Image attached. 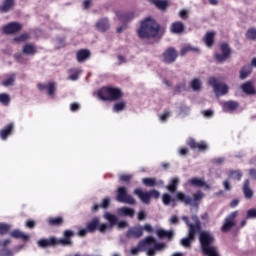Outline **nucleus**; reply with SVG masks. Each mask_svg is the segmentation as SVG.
<instances>
[{"instance_id": "1", "label": "nucleus", "mask_w": 256, "mask_h": 256, "mask_svg": "<svg viewBox=\"0 0 256 256\" xmlns=\"http://www.w3.org/2000/svg\"><path fill=\"white\" fill-rule=\"evenodd\" d=\"M159 33H161V24L151 17L142 20L137 30V35L140 39H155V37H159Z\"/></svg>"}, {"instance_id": "2", "label": "nucleus", "mask_w": 256, "mask_h": 256, "mask_svg": "<svg viewBox=\"0 0 256 256\" xmlns=\"http://www.w3.org/2000/svg\"><path fill=\"white\" fill-rule=\"evenodd\" d=\"M199 243L203 255L219 256V250H217V246H214L215 236L210 231L203 230L200 233Z\"/></svg>"}, {"instance_id": "3", "label": "nucleus", "mask_w": 256, "mask_h": 256, "mask_svg": "<svg viewBox=\"0 0 256 256\" xmlns=\"http://www.w3.org/2000/svg\"><path fill=\"white\" fill-rule=\"evenodd\" d=\"M96 96L100 101H119L123 92L117 87L104 86L96 92Z\"/></svg>"}, {"instance_id": "4", "label": "nucleus", "mask_w": 256, "mask_h": 256, "mask_svg": "<svg viewBox=\"0 0 256 256\" xmlns=\"http://www.w3.org/2000/svg\"><path fill=\"white\" fill-rule=\"evenodd\" d=\"M134 195H137L142 203H145V205H149V203H151V199H159V197H161V193L155 189L148 192H143L141 188H136L134 190Z\"/></svg>"}, {"instance_id": "5", "label": "nucleus", "mask_w": 256, "mask_h": 256, "mask_svg": "<svg viewBox=\"0 0 256 256\" xmlns=\"http://www.w3.org/2000/svg\"><path fill=\"white\" fill-rule=\"evenodd\" d=\"M220 51L221 53H215L214 59L217 63H225L227 59L231 58V47L228 43L223 42L220 44Z\"/></svg>"}, {"instance_id": "6", "label": "nucleus", "mask_w": 256, "mask_h": 256, "mask_svg": "<svg viewBox=\"0 0 256 256\" xmlns=\"http://www.w3.org/2000/svg\"><path fill=\"white\" fill-rule=\"evenodd\" d=\"M208 83L214 89L216 95H227L229 93V86L225 83H220L215 77H211Z\"/></svg>"}, {"instance_id": "7", "label": "nucleus", "mask_w": 256, "mask_h": 256, "mask_svg": "<svg viewBox=\"0 0 256 256\" xmlns=\"http://www.w3.org/2000/svg\"><path fill=\"white\" fill-rule=\"evenodd\" d=\"M178 57H179V53H177V50L175 49V47H168L162 53V61L163 63H166V65H171L172 63H175Z\"/></svg>"}, {"instance_id": "8", "label": "nucleus", "mask_w": 256, "mask_h": 256, "mask_svg": "<svg viewBox=\"0 0 256 256\" xmlns=\"http://www.w3.org/2000/svg\"><path fill=\"white\" fill-rule=\"evenodd\" d=\"M117 201L119 203H127L128 205H135V198L133 196L127 194V188L125 187H119L117 189V196H116Z\"/></svg>"}, {"instance_id": "9", "label": "nucleus", "mask_w": 256, "mask_h": 256, "mask_svg": "<svg viewBox=\"0 0 256 256\" xmlns=\"http://www.w3.org/2000/svg\"><path fill=\"white\" fill-rule=\"evenodd\" d=\"M99 227V218L94 217L91 221L86 223V228H82L78 231L79 237H85L87 233H95Z\"/></svg>"}, {"instance_id": "10", "label": "nucleus", "mask_w": 256, "mask_h": 256, "mask_svg": "<svg viewBox=\"0 0 256 256\" xmlns=\"http://www.w3.org/2000/svg\"><path fill=\"white\" fill-rule=\"evenodd\" d=\"M239 215V211H234L230 213L224 220V224L221 227L222 233H228L230 229H233L237 225L235 222V219H237V216Z\"/></svg>"}, {"instance_id": "11", "label": "nucleus", "mask_w": 256, "mask_h": 256, "mask_svg": "<svg viewBox=\"0 0 256 256\" xmlns=\"http://www.w3.org/2000/svg\"><path fill=\"white\" fill-rule=\"evenodd\" d=\"M153 243H155V239L153 236H148L144 238L138 243L137 247L131 248V255H137L139 251H145L147 249V246Z\"/></svg>"}, {"instance_id": "12", "label": "nucleus", "mask_w": 256, "mask_h": 256, "mask_svg": "<svg viewBox=\"0 0 256 256\" xmlns=\"http://www.w3.org/2000/svg\"><path fill=\"white\" fill-rule=\"evenodd\" d=\"M23 29V25L19 22H10L3 27V33L5 35H13L15 33H19Z\"/></svg>"}, {"instance_id": "13", "label": "nucleus", "mask_w": 256, "mask_h": 256, "mask_svg": "<svg viewBox=\"0 0 256 256\" xmlns=\"http://www.w3.org/2000/svg\"><path fill=\"white\" fill-rule=\"evenodd\" d=\"M75 236V232L72 230H65L63 232V238H58V244L62 247H67L69 245H73V241L71 240V237Z\"/></svg>"}, {"instance_id": "14", "label": "nucleus", "mask_w": 256, "mask_h": 256, "mask_svg": "<svg viewBox=\"0 0 256 256\" xmlns=\"http://www.w3.org/2000/svg\"><path fill=\"white\" fill-rule=\"evenodd\" d=\"M59 246V240L55 236H51L48 239H40L38 241V247H41L42 249H46V247H57Z\"/></svg>"}, {"instance_id": "15", "label": "nucleus", "mask_w": 256, "mask_h": 256, "mask_svg": "<svg viewBox=\"0 0 256 256\" xmlns=\"http://www.w3.org/2000/svg\"><path fill=\"white\" fill-rule=\"evenodd\" d=\"M187 145L188 147H190V149H193L194 151H207V149H209V146L205 141L197 142L193 138L188 140Z\"/></svg>"}, {"instance_id": "16", "label": "nucleus", "mask_w": 256, "mask_h": 256, "mask_svg": "<svg viewBox=\"0 0 256 256\" xmlns=\"http://www.w3.org/2000/svg\"><path fill=\"white\" fill-rule=\"evenodd\" d=\"M128 239H141L143 237V226H134L126 232Z\"/></svg>"}, {"instance_id": "17", "label": "nucleus", "mask_w": 256, "mask_h": 256, "mask_svg": "<svg viewBox=\"0 0 256 256\" xmlns=\"http://www.w3.org/2000/svg\"><path fill=\"white\" fill-rule=\"evenodd\" d=\"M88 59H91V51L88 49H80L76 53V60L78 63H85Z\"/></svg>"}, {"instance_id": "18", "label": "nucleus", "mask_w": 256, "mask_h": 256, "mask_svg": "<svg viewBox=\"0 0 256 256\" xmlns=\"http://www.w3.org/2000/svg\"><path fill=\"white\" fill-rule=\"evenodd\" d=\"M176 201H179L180 203H183L186 206L193 205V198H191V196L186 195L183 192L176 193Z\"/></svg>"}, {"instance_id": "19", "label": "nucleus", "mask_w": 256, "mask_h": 256, "mask_svg": "<svg viewBox=\"0 0 256 256\" xmlns=\"http://www.w3.org/2000/svg\"><path fill=\"white\" fill-rule=\"evenodd\" d=\"M116 15L122 23H129V21H132V19H135L136 15L135 12H126V13H121V12H116Z\"/></svg>"}, {"instance_id": "20", "label": "nucleus", "mask_w": 256, "mask_h": 256, "mask_svg": "<svg viewBox=\"0 0 256 256\" xmlns=\"http://www.w3.org/2000/svg\"><path fill=\"white\" fill-rule=\"evenodd\" d=\"M15 125L13 123H9L6 127H4L2 130H0V138L2 141H6L8 137L13 133Z\"/></svg>"}, {"instance_id": "21", "label": "nucleus", "mask_w": 256, "mask_h": 256, "mask_svg": "<svg viewBox=\"0 0 256 256\" xmlns=\"http://www.w3.org/2000/svg\"><path fill=\"white\" fill-rule=\"evenodd\" d=\"M171 33H175L176 35H179L185 31V24L181 21L173 22L170 26Z\"/></svg>"}, {"instance_id": "22", "label": "nucleus", "mask_w": 256, "mask_h": 256, "mask_svg": "<svg viewBox=\"0 0 256 256\" xmlns=\"http://www.w3.org/2000/svg\"><path fill=\"white\" fill-rule=\"evenodd\" d=\"M240 89H242L243 93H245V95H255L256 91H255V86H253V83H251V81H247L245 83H243L240 86Z\"/></svg>"}, {"instance_id": "23", "label": "nucleus", "mask_w": 256, "mask_h": 256, "mask_svg": "<svg viewBox=\"0 0 256 256\" xmlns=\"http://www.w3.org/2000/svg\"><path fill=\"white\" fill-rule=\"evenodd\" d=\"M109 27V19L107 18H102L96 23V29L101 33H105V31H107Z\"/></svg>"}, {"instance_id": "24", "label": "nucleus", "mask_w": 256, "mask_h": 256, "mask_svg": "<svg viewBox=\"0 0 256 256\" xmlns=\"http://www.w3.org/2000/svg\"><path fill=\"white\" fill-rule=\"evenodd\" d=\"M15 7V0H4L0 6V13H9Z\"/></svg>"}, {"instance_id": "25", "label": "nucleus", "mask_w": 256, "mask_h": 256, "mask_svg": "<svg viewBox=\"0 0 256 256\" xmlns=\"http://www.w3.org/2000/svg\"><path fill=\"white\" fill-rule=\"evenodd\" d=\"M195 241V236L193 235V232H188L187 237L181 239V245L182 247H185L186 249H190L191 243Z\"/></svg>"}, {"instance_id": "26", "label": "nucleus", "mask_w": 256, "mask_h": 256, "mask_svg": "<svg viewBox=\"0 0 256 256\" xmlns=\"http://www.w3.org/2000/svg\"><path fill=\"white\" fill-rule=\"evenodd\" d=\"M204 43L206 47H213L215 45V32L208 31L204 36Z\"/></svg>"}, {"instance_id": "27", "label": "nucleus", "mask_w": 256, "mask_h": 256, "mask_svg": "<svg viewBox=\"0 0 256 256\" xmlns=\"http://www.w3.org/2000/svg\"><path fill=\"white\" fill-rule=\"evenodd\" d=\"M189 184L193 187H205L206 189H209V184H207L203 179H199L197 177L190 179Z\"/></svg>"}, {"instance_id": "28", "label": "nucleus", "mask_w": 256, "mask_h": 256, "mask_svg": "<svg viewBox=\"0 0 256 256\" xmlns=\"http://www.w3.org/2000/svg\"><path fill=\"white\" fill-rule=\"evenodd\" d=\"M22 52L24 55H35L37 53V47H35V44L33 43L25 44Z\"/></svg>"}, {"instance_id": "29", "label": "nucleus", "mask_w": 256, "mask_h": 256, "mask_svg": "<svg viewBox=\"0 0 256 256\" xmlns=\"http://www.w3.org/2000/svg\"><path fill=\"white\" fill-rule=\"evenodd\" d=\"M236 109H239V102L237 101L230 100L223 104L224 111H236Z\"/></svg>"}, {"instance_id": "30", "label": "nucleus", "mask_w": 256, "mask_h": 256, "mask_svg": "<svg viewBox=\"0 0 256 256\" xmlns=\"http://www.w3.org/2000/svg\"><path fill=\"white\" fill-rule=\"evenodd\" d=\"M187 53H199V48L193 47L188 44V45L182 47L180 50L181 57H185V55H187Z\"/></svg>"}, {"instance_id": "31", "label": "nucleus", "mask_w": 256, "mask_h": 256, "mask_svg": "<svg viewBox=\"0 0 256 256\" xmlns=\"http://www.w3.org/2000/svg\"><path fill=\"white\" fill-rule=\"evenodd\" d=\"M10 237H13V239H21L22 241H29V235L24 234L20 230H13L10 233Z\"/></svg>"}, {"instance_id": "32", "label": "nucleus", "mask_w": 256, "mask_h": 256, "mask_svg": "<svg viewBox=\"0 0 256 256\" xmlns=\"http://www.w3.org/2000/svg\"><path fill=\"white\" fill-rule=\"evenodd\" d=\"M249 179H246L243 184V193L246 199H251L253 197V190L249 187Z\"/></svg>"}, {"instance_id": "33", "label": "nucleus", "mask_w": 256, "mask_h": 256, "mask_svg": "<svg viewBox=\"0 0 256 256\" xmlns=\"http://www.w3.org/2000/svg\"><path fill=\"white\" fill-rule=\"evenodd\" d=\"M47 223L50 227H60V225H63V217H50Z\"/></svg>"}, {"instance_id": "34", "label": "nucleus", "mask_w": 256, "mask_h": 256, "mask_svg": "<svg viewBox=\"0 0 256 256\" xmlns=\"http://www.w3.org/2000/svg\"><path fill=\"white\" fill-rule=\"evenodd\" d=\"M157 235L160 239H173V231H166L164 229H160L157 231Z\"/></svg>"}, {"instance_id": "35", "label": "nucleus", "mask_w": 256, "mask_h": 256, "mask_svg": "<svg viewBox=\"0 0 256 256\" xmlns=\"http://www.w3.org/2000/svg\"><path fill=\"white\" fill-rule=\"evenodd\" d=\"M201 229H202L201 222H197L196 224L190 225V228H188V232L191 233V231H192L194 237L199 232V236H200L201 233H203V231H201Z\"/></svg>"}, {"instance_id": "36", "label": "nucleus", "mask_w": 256, "mask_h": 256, "mask_svg": "<svg viewBox=\"0 0 256 256\" xmlns=\"http://www.w3.org/2000/svg\"><path fill=\"white\" fill-rule=\"evenodd\" d=\"M177 185H179V178H172L166 189H168L170 193H175L177 191Z\"/></svg>"}, {"instance_id": "37", "label": "nucleus", "mask_w": 256, "mask_h": 256, "mask_svg": "<svg viewBox=\"0 0 256 256\" xmlns=\"http://www.w3.org/2000/svg\"><path fill=\"white\" fill-rule=\"evenodd\" d=\"M46 91L47 95L53 97V95H55V92L57 91V84L55 82H48V84L46 85Z\"/></svg>"}, {"instance_id": "38", "label": "nucleus", "mask_w": 256, "mask_h": 256, "mask_svg": "<svg viewBox=\"0 0 256 256\" xmlns=\"http://www.w3.org/2000/svg\"><path fill=\"white\" fill-rule=\"evenodd\" d=\"M245 37L248 39V41H256V28H249L245 33Z\"/></svg>"}, {"instance_id": "39", "label": "nucleus", "mask_w": 256, "mask_h": 256, "mask_svg": "<svg viewBox=\"0 0 256 256\" xmlns=\"http://www.w3.org/2000/svg\"><path fill=\"white\" fill-rule=\"evenodd\" d=\"M229 179H235L236 181H241V177H243V174L239 170H231L228 173Z\"/></svg>"}, {"instance_id": "40", "label": "nucleus", "mask_w": 256, "mask_h": 256, "mask_svg": "<svg viewBox=\"0 0 256 256\" xmlns=\"http://www.w3.org/2000/svg\"><path fill=\"white\" fill-rule=\"evenodd\" d=\"M31 35L29 33H23L20 34L19 36H16L13 41H15V43H25V41H28V39H30Z\"/></svg>"}, {"instance_id": "41", "label": "nucleus", "mask_w": 256, "mask_h": 256, "mask_svg": "<svg viewBox=\"0 0 256 256\" xmlns=\"http://www.w3.org/2000/svg\"><path fill=\"white\" fill-rule=\"evenodd\" d=\"M154 5L157 9H160V11H165V9L169 7V2L167 0H157Z\"/></svg>"}, {"instance_id": "42", "label": "nucleus", "mask_w": 256, "mask_h": 256, "mask_svg": "<svg viewBox=\"0 0 256 256\" xmlns=\"http://www.w3.org/2000/svg\"><path fill=\"white\" fill-rule=\"evenodd\" d=\"M120 213L126 217H133L135 215V210L129 207L120 208Z\"/></svg>"}, {"instance_id": "43", "label": "nucleus", "mask_w": 256, "mask_h": 256, "mask_svg": "<svg viewBox=\"0 0 256 256\" xmlns=\"http://www.w3.org/2000/svg\"><path fill=\"white\" fill-rule=\"evenodd\" d=\"M249 75H251V68H249V66H244L240 70V79H247Z\"/></svg>"}, {"instance_id": "44", "label": "nucleus", "mask_w": 256, "mask_h": 256, "mask_svg": "<svg viewBox=\"0 0 256 256\" xmlns=\"http://www.w3.org/2000/svg\"><path fill=\"white\" fill-rule=\"evenodd\" d=\"M142 182L146 187H155L157 186V180L155 178H144L142 179Z\"/></svg>"}, {"instance_id": "45", "label": "nucleus", "mask_w": 256, "mask_h": 256, "mask_svg": "<svg viewBox=\"0 0 256 256\" xmlns=\"http://www.w3.org/2000/svg\"><path fill=\"white\" fill-rule=\"evenodd\" d=\"M190 86L193 89V91H200L201 90V80L195 78L194 80L191 81Z\"/></svg>"}, {"instance_id": "46", "label": "nucleus", "mask_w": 256, "mask_h": 256, "mask_svg": "<svg viewBox=\"0 0 256 256\" xmlns=\"http://www.w3.org/2000/svg\"><path fill=\"white\" fill-rule=\"evenodd\" d=\"M175 202V199H173L172 197H171V195H169V194H163V196H162V203L164 204V205H171V203H174Z\"/></svg>"}, {"instance_id": "47", "label": "nucleus", "mask_w": 256, "mask_h": 256, "mask_svg": "<svg viewBox=\"0 0 256 256\" xmlns=\"http://www.w3.org/2000/svg\"><path fill=\"white\" fill-rule=\"evenodd\" d=\"M0 103H2V105H9V103H11V98L9 97V94H0Z\"/></svg>"}, {"instance_id": "48", "label": "nucleus", "mask_w": 256, "mask_h": 256, "mask_svg": "<svg viewBox=\"0 0 256 256\" xmlns=\"http://www.w3.org/2000/svg\"><path fill=\"white\" fill-rule=\"evenodd\" d=\"M13 83H15V74H12L9 78H7L6 80H4L2 82V85L4 87H11V85H13Z\"/></svg>"}, {"instance_id": "49", "label": "nucleus", "mask_w": 256, "mask_h": 256, "mask_svg": "<svg viewBox=\"0 0 256 256\" xmlns=\"http://www.w3.org/2000/svg\"><path fill=\"white\" fill-rule=\"evenodd\" d=\"M126 107V103L125 102H118L116 104H114L113 106V111L115 113H119V111H123Z\"/></svg>"}, {"instance_id": "50", "label": "nucleus", "mask_w": 256, "mask_h": 256, "mask_svg": "<svg viewBox=\"0 0 256 256\" xmlns=\"http://www.w3.org/2000/svg\"><path fill=\"white\" fill-rule=\"evenodd\" d=\"M10 229L11 226H9L8 224L0 223V235H7Z\"/></svg>"}, {"instance_id": "51", "label": "nucleus", "mask_w": 256, "mask_h": 256, "mask_svg": "<svg viewBox=\"0 0 256 256\" xmlns=\"http://www.w3.org/2000/svg\"><path fill=\"white\" fill-rule=\"evenodd\" d=\"M105 217L111 225H117V217L115 215L107 213Z\"/></svg>"}, {"instance_id": "52", "label": "nucleus", "mask_w": 256, "mask_h": 256, "mask_svg": "<svg viewBox=\"0 0 256 256\" xmlns=\"http://www.w3.org/2000/svg\"><path fill=\"white\" fill-rule=\"evenodd\" d=\"M109 205H111V199L109 197L104 198L100 204V209H109Z\"/></svg>"}, {"instance_id": "53", "label": "nucleus", "mask_w": 256, "mask_h": 256, "mask_svg": "<svg viewBox=\"0 0 256 256\" xmlns=\"http://www.w3.org/2000/svg\"><path fill=\"white\" fill-rule=\"evenodd\" d=\"M151 245H154V249L156 251H161V249H165V243H158L157 240H155V242L152 244H148L147 247H150Z\"/></svg>"}, {"instance_id": "54", "label": "nucleus", "mask_w": 256, "mask_h": 256, "mask_svg": "<svg viewBox=\"0 0 256 256\" xmlns=\"http://www.w3.org/2000/svg\"><path fill=\"white\" fill-rule=\"evenodd\" d=\"M109 229V225L105 223H101L100 220H98V228L97 230L100 231V233H105Z\"/></svg>"}, {"instance_id": "55", "label": "nucleus", "mask_w": 256, "mask_h": 256, "mask_svg": "<svg viewBox=\"0 0 256 256\" xmlns=\"http://www.w3.org/2000/svg\"><path fill=\"white\" fill-rule=\"evenodd\" d=\"M186 90H187V85L185 83L178 84L175 87V93H181V91H186Z\"/></svg>"}, {"instance_id": "56", "label": "nucleus", "mask_w": 256, "mask_h": 256, "mask_svg": "<svg viewBox=\"0 0 256 256\" xmlns=\"http://www.w3.org/2000/svg\"><path fill=\"white\" fill-rule=\"evenodd\" d=\"M204 195L205 194H203V192L197 191L196 193L193 194L192 201H201V199H203Z\"/></svg>"}, {"instance_id": "57", "label": "nucleus", "mask_w": 256, "mask_h": 256, "mask_svg": "<svg viewBox=\"0 0 256 256\" xmlns=\"http://www.w3.org/2000/svg\"><path fill=\"white\" fill-rule=\"evenodd\" d=\"M247 219H256V208L247 211Z\"/></svg>"}, {"instance_id": "58", "label": "nucleus", "mask_w": 256, "mask_h": 256, "mask_svg": "<svg viewBox=\"0 0 256 256\" xmlns=\"http://www.w3.org/2000/svg\"><path fill=\"white\" fill-rule=\"evenodd\" d=\"M169 117H171V112H169V110L164 111V113L159 116L160 121H167Z\"/></svg>"}, {"instance_id": "59", "label": "nucleus", "mask_w": 256, "mask_h": 256, "mask_svg": "<svg viewBox=\"0 0 256 256\" xmlns=\"http://www.w3.org/2000/svg\"><path fill=\"white\" fill-rule=\"evenodd\" d=\"M26 227L28 229H35V221L31 220V219L27 220L26 221Z\"/></svg>"}, {"instance_id": "60", "label": "nucleus", "mask_w": 256, "mask_h": 256, "mask_svg": "<svg viewBox=\"0 0 256 256\" xmlns=\"http://www.w3.org/2000/svg\"><path fill=\"white\" fill-rule=\"evenodd\" d=\"M142 229L143 231H147V233H153V226L151 224H145Z\"/></svg>"}, {"instance_id": "61", "label": "nucleus", "mask_w": 256, "mask_h": 256, "mask_svg": "<svg viewBox=\"0 0 256 256\" xmlns=\"http://www.w3.org/2000/svg\"><path fill=\"white\" fill-rule=\"evenodd\" d=\"M120 181H124V182L131 181V175H129V174H122L120 176Z\"/></svg>"}, {"instance_id": "62", "label": "nucleus", "mask_w": 256, "mask_h": 256, "mask_svg": "<svg viewBox=\"0 0 256 256\" xmlns=\"http://www.w3.org/2000/svg\"><path fill=\"white\" fill-rule=\"evenodd\" d=\"M147 217V214H145V211L141 210L138 212V221H143Z\"/></svg>"}, {"instance_id": "63", "label": "nucleus", "mask_w": 256, "mask_h": 256, "mask_svg": "<svg viewBox=\"0 0 256 256\" xmlns=\"http://www.w3.org/2000/svg\"><path fill=\"white\" fill-rule=\"evenodd\" d=\"M79 104L78 103H76V102H74V103H72L71 105H70V111H73V112H75V111H79Z\"/></svg>"}, {"instance_id": "64", "label": "nucleus", "mask_w": 256, "mask_h": 256, "mask_svg": "<svg viewBox=\"0 0 256 256\" xmlns=\"http://www.w3.org/2000/svg\"><path fill=\"white\" fill-rule=\"evenodd\" d=\"M202 115L205 117H213V111L212 110H204V111H202Z\"/></svg>"}]
</instances>
